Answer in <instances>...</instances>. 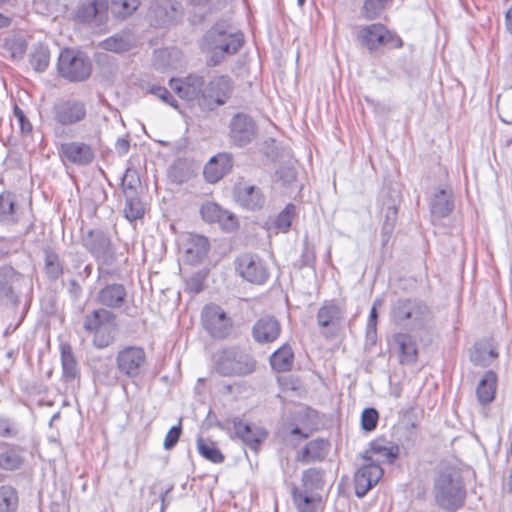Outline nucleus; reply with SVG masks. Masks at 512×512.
Segmentation results:
<instances>
[{"mask_svg":"<svg viewBox=\"0 0 512 512\" xmlns=\"http://www.w3.org/2000/svg\"><path fill=\"white\" fill-rule=\"evenodd\" d=\"M433 496L441 508L454 511L459 508L465 498V490L460 471L452 466L439 469L434 480Z\"/></svg>","mask_w":512,"mask_h":512,"instance_id":"f257e3e1","label":"nucleus"},{"mask_svg":"<svg viewBox=\"0 0 512 512\" xmlns=\"http://www.w3.org/2000/svg\"><path fill=\"white\" fill-rule=\"evenodd\" d=\"M243 41V34L240 31L223 24L215 25L205 36L206 45L211 51L210 62L214 66L219 64L225 55L236 53Z\"/></svg>","mask_w":512,"mask_h":512,"instance_id":"f03ea898","label":"nucleus"},{"mask_svg":"<svg viewBox=\"0 0 512 512\" xmlns=\"http://www.w3.org/2000/svg\"><path fill=\"white\" fill-rule=\"evenodd\" d=\"M392 321L403 329L415 330L431 319L429 307L419 299H398L391 307Z\"/></svg>","mask_w":512,"mask_h":512,"instance_id":"7ed1b4c3","label":"nucleus"},{"mask_svg":"<svg viewBox=\"0 0 512 512\" xmlns=\"http://www.w3.org/2000/svg\"><path fill=\"white\" fill-rule=\"evenodd\" d=\"M84 329L93 335V344L99 349L108 347L117 332L116 316L109 310L99 308L87 314Z\"/></svg>","mask_w":512,"mask_h":512,"instance_id":"20e7f679","label":"nucleus"},{"mask_svg":"<svg viewBox=\"0 0 512 512\" xmlns=\"http://www.w3.org/2000/svg\"><path fill=\"white\" fill-rule=\"evenodd\" d=\"M255 365L253 357L238 348L224 349L214 357V368L222 376H246Z\"/></svg>","mask_w":512,"mask_h":512,"instance_id":"39448f33","label":"nucleus"},{"mask_svg":"<svg viewBox=\"0 0 512 512\" xmlns=\"http://www.w3.org/2000/svg\"><path fill=\"white\" fill-rule=\"evenodd\" d=\"M58 71L69 81H84L91 75L92 64L84 53L64 49L59 55Z\"/></svg>","mask_w":512,"mask_h":512,"instance_id":"423d86ee","label":"nucleus"},{"mask_svg":"<svg viewBox=\"0 0 512 512\" xmlns=\"http://www.w3.org/2000/svg\"><path fill=\"white\" fill-rule=\"evenodd\" d=\"M234 90V82L227 75L213 77L206 85L201 97V107L208 110L224 105Z\"/></svg>","mask_w":512,"mask_h":512,"instance_id":"0eeeda50","label":"nucleus"},{"mask_svg":"<svg viewBox=\"0 0 512 512\" xmlns=\"http://www.w3.org/2000/svg\"><path fill=\"white\" fill-rule=\"evenodd\" d=\"M83 245L100 266H111L117 261L111 239L102 230H90L83 239Z\"/></svg>","mask_w":512,"mask_h":512,"instance_id":"6e6552de","label":"nucleus"},{"mask_svg":"<svg viewBox=\"0 0 512 512\" xmlns=\"http://www.w3.org/2000/svg\"><path fill=\"white\" fill-rule=\"evenodd\" d=\"M236 270L246 281L261 285L269 277V270L266 264L258 255L245 253L236 260Z\"/></svg>","mask_w":512,"mask_h":512,"instance_id":"1a4fd4ad","label":"nucleus"},{"mask_svg":"<svg viewBox=\"0 0 512 512\" xmlns=\"http://www.w3.org/2000/svg\"><path fill=\"white\" fill-rule=\"evenodd\" d=\"M360 39L370 51L384 45H390L391 48H401L403 45L401 38L390 33L382 24L363 27L360 30Z\"/></svg>","mask_w":512,"mask_h":512,"instance_id":"9d476101","label":"nucleus"},{"mask_svg":"<svg viewBox=\"0 0 512 512\" xmlns=\"http://www.w3.org/2000/svg\"><path fill=\"white\" fill-rule=\"evenodd\" d=\"M255 121L245 113H237L229 123L230 141L238 147L251 143L257 136Z\"/></svg>","mask_w":512,"mask_h":512,"instance_id":"9b49d317","label":"nucleus"},{"mask_svg":"<svg viewBox=\"0 0 512 512\" xmlns=\"http://www.w3.org/2000/svg\"><path fill=\"white\" fill-rule=\"evenodd\" d=\"M116 363L121 373L129 378H136L146 364V353L141 347L128 346L118 352Z\"/></svg>","mask_w":512,"mask_h":512,"instance_id":"f8f14e48","label":"nucleus"},{"mask_svg":"<svg viewBox=\"0 0 512 512\" xmlns=\"http://www.w3.org/2000/svg\"><path fill=\"white\" fill-rule=\"evenodd\" d=\"M204 328L215 338H225L231 331V321L224 310L215 305H206L202 311Z\"/></svg>","mask_w":512,"mask_h":512,"instance_id":"ddd939ff","label":"nucleus"},{"mask_svg":"<svg viewBox=\"0 0 512 512\" xmlns=\"http://www.w3.org/2000/svg\"><path fill=\"white\" fill-rule=\"evenodd\" d=\"M87 114L84 102L77 99H67L57 102L53 107L54 120L68 126L85 119Z\"/></svg>","mask_w":512,"mask_h":512,"instance_id":"4468645a","label":"nucleus"},{"mask_svg":"<svg viewBox=\"0 0 512 512\" xmlns=\"http://www.w3.org/2000/svg\"><path fill=\"white\" fill-rule=\"evenodd\" d=\"M108 17L106 0H80L75 9V18L82 23H93L97 26L105 23Z\"/></svg>","mask_w":512,"mask_h":512,"instance_id":"2eb2a0df","label":"nucleus"},{"mask_svg":"<svg viewBox=\"0 0 512 512\" xmlns=\"http://www.w3.org/2000/svg\"><path fill=\"white\" fill-rule=\"evenodd\" d=\"M382 476L383 469L378 463L365 461L355 473L354 486L356 496L359 498L364 497L379 482Z\"/></svg>","mask_w":512,"mask_h":512,"instance_id":"dca6fc26","label":"nucleus"},{"mask_svg":"<svg viewBox=\"0 0 512 512\" xmlns=\"http://www.w3.org/2000/svg\"><path fill=\"white\" fill-rule=\"evenodd\" d=\"M233 195L236 202L248 210L261 209L266 201L264 193L258 186L245 181L235 184Z\"/></svg>","mask_w":512,"mask_h":512,"instance_id":"f3484780","label":"nucleus"},{"mask_svg":"<svg viewBox=\"0 0 512 512\" xmlns=\"http://www.w3.org/2000/svg\"><path fill=\"white\" fill-rule=\"evenodd\" d=\"M59 153L63 160L78 166L89 165L94 159L92 147L84 142H64L59 147Z\"/></svg>","mask_w":512,"mask_h":512,"instance_id":"a211bd4d","label":"nucleus"},{"mask_svg":"<svg viewBox=\"0 0 512 512\" xmlns=\"http://www.w3.org/2000/svg\"><path fill=\"white\" fill-rule=\"evenodd\" d=\"M171 88L184 100H197L201 106L204 90V79L201 76L189 75L185 79H171Z\"/></svg>","mask_w":512,"mask_h":512,"instance_id":"6ab92c4d","label":"nucleus"},{"mask_svg":"<svg viewBox=\"0 0 512 512\" xmlns=\"http://www.w3.org/2000/svg\"><path fill=\"white\" fill-rule=\"evenodd\" d=\"M181 249L185 253L186 260L190 263L202 261L209 250V243L206 237L186 234L182 238Z\"/></svg>","mask_w":512,"mask_h":512,"instance_id":"aec40b11","label":"nucleus"},{"mask_svg":"<svg viewBox=\"0 0 512 512\" xmlns=\"http://www.w3.org/2000/svg\"><path fill=\"white\" fill-rule=\"evenodd\" d=\"M233 430L236 437L255 452L258 450L261 442L267 437L265 429L245 424L240 420L233 421Z\"/></svg>","mask_w":512,"mask_h":512,"instance_id":"412c9836","label":"nucleus"},{"mask_svg":"<svg viewBox=\"0 0 512 512\" xmlns=\"http://www.w3.org/2000/svg\"><path fill=\"white\" fill-rule=\"evenodd\" d=\"M345 315V306L337 301H326L317 312V323L321 328L333 329L340 325Z\"/></svg>","mask_w":512,"mask_h":512,"instance_id":"4be33fe9","label":"nucleus"},{"mask_svg":"<svg viewBox=\"0 0 512 512\" xmlns=\"http://www.w3.org/2000/svg\"><path fill=\"white\" fill-rule=\"evenodd\" d=\"M180 14V4L172 0H158L150 9V15L158 26L173 23Z\"/></svg>","mask_w":512,"mask_h":512,"instance_id":"5701e85b","label":"nucleus"},{"mask_svg":"<svg viewBox=\"0 0 512 512\" xmlns=\"http://www.w3.org/2000/svg\"><path fill=\"white\" fill-rule=\"evenodd\" d=\"M232 167V158L228 153H219L213 156L204 168V177L210 183H216Z\"/></svg>","mask_w":512,"mask_h":512,"instance_id":"b1692460","label":"nucleus"},{"mask_svg":"<svg viewBox=\"0 0 512 512\" xmlns=\"http://www.w3.org/2000/svg\"><path fill=\"white\" fill-rule=\"evenodd\" d=\"M281 327L271 316L260 318L253 326V337L259 343H270L280 335Z\"/></svg>","mask_w":512,"mask_h":512,"instance_id":"393cba45","label":"nucleus"},{"mask_svg":"<svg viewBox=\"0 0 512 512\" xmlns=\"http://www.w3.org/2000/svg\"><path fill=\"white\" fill-rule=\"evenodd\" d=\"M399 455V448L396 445H387L384 440H375L370 443V448L364 455V461L375 462L382 460L393 462Z\"/></svg>","mask_w":512,"mask_h":512,"instance_id":"a878e982","label":"nucleus"},{"mask_svg":"<svg viewBox=\"0 0 512 512\" xmlns=\"http://www.w3.org/2000/svg\"><path fill=\"white\" fill-rule=\"evenodd\" d=\"M291 495L298 512H317L322 500L317 492L301 490L298 486L292 487Z\"/></svg>","mask_w":512,"mask_h":512,"instance_id":"bb28decb","label":"nucleus"},{"mask_svg":"<svg viewBox=\"0 0 512 512\" xmlns=\"http://www.w3.org/2000/svg\"><path fill=\"white\" fill-rule=\"evenodd\" d=\"M21 275L17 273L12 267L0 268V297L6 299L8 302H16L17 296L15 289Z\"/></svg>","mask_w":512,"mask_h":512,"instance_id":"cd10ccee","label":"nucleus"},{"mask_svg":"<svg viewBox=\"0 0 512 512\" xmlns=\"http://www.w3.org/2000/svg\"><path fill=\"white\" fill-rule=\"evenodd\" d=\"M126 295V289L122 284L113 283L98 292L97 301L109 308H119L123 305Z\"/></svg>","mask_w":512,"mask_h":512,"instance_id":"c85d7f7f","label":"nucleus"},{"mask_svg":"<svg viewBox=\"0 0 512 512\" xmlns=\"http://www.w3.org/2000/svg\"><path fill=\"white\" fill-rule=\"evenodd\" d=\"M134 43L133 34L129 31H122L104 39L98 44V47L113 53H123L130 50Z\"/></svg>","mask_w":512,"mask_h":512,"instance_id":"c756f323","label":"nucleus"},{"mask_svg":"<svg viewBox=\"0 0 512 512\" xmlns=\"http://www.w3.org/2000/svg\"><path fill=\"white\" fill-rule=\"evenodd\" d=\"M393 345L400 352L401 363H414L417 359L416 342L407 333H397L393 337Z\"/></svg>","mask_w":512,"mask_h":512,"instance_id":"7c9ffc66","label":"nucleus"},{"mask_svg":"<svg viewBox=\"0 0 512 512\" xmlns=\"http://www.w3.org/2000/svg\"><path fill=\"white\" fill-rule=\"evenodd\" d=\"M497 387V375L495 372L489 370L486 371L483 377L480 379L477 388H476V396L478 402L481 405H486L491 403L495 398Z\"/></svg>","mask_w":512,"mask_h":512,"instance_id":"2f4dec72","label":"nucleus"},{"mask_svg":"<svg viewBox=\"0 0 512 512\" xmlns=\"http://www.w3.org/2000/svg\"><path fill=\"white\" fill-rule=\"evenodd\" d=\"M61 364L62 379L65 382H70L78 377L79 368L77 361L72 353L70 345L68 344L61 345Z\"/></svg>","mask_w":512,"mask_h":512,"instance_id":"473e14b6","label":"nucleus"},{"mask_svg":"<svg viewBox=\"0 0 512 512\" xmlns=\"http://www.w3.org/2000/svg\"><path fill=\"white\" fill-rule=\"evenodd\" d=\"M452 193L447 189H440L431 200V213L438 217H446L453 209Z\"/></svg>","mask_w":512,"mask_h":512,"instance_id":"72a5a7b5","label":"nucleus"},{"mask_svg":"<svg viewBox=\"0 0 512 512\" xmlns=\"http://www.w3.org/2000/svg\"><path fill=\"white\" fill-rule=\"evenodd\" d=\"M23 462V450L19 447L9 446L0 451V469L13 471L19 469Z\"/></svg>","mask_w":512,"mask_h":512,"instance_id":"f704fd0d","label":"nucleus"},{"mask_svg":"<svg viewBox=\"0 0 512 512\" xmlns=\"http://www.w3.org/2000/svg\"><path fill=\"white\" fill-rule=\"evenodd\" d=\"M497 356L498 353L490 345L477 343L471 351L470 360L475 365L486 367L491 365Z\"/></svg>","mask_w":512,"mask_h":512,"instance_id":"c9c22d12","label":"nucleus"},{"mask_svg":"<svg viewBox=\"0 0 512 512\" xmlns=\"http://www.w3.org/2000/svg\"><path fill=\"white\" fill-rule=\"evenodd\" d=\"M294 354L288 345H283L275 351L271 358L270 363L274 370L278 372H285L290 370L293 364Z\"/></svg>","mask_w":512,"mask_h":512,"instance_id":"e433bc0d","label":"nucleus"},{"mask_svg":"<svg viewBox=\"0 0 512 512\" xmlns=\"http://www.w3.org/2000/svg\"><path fill=\"white\" fill-rule=\"evenodd\" d=\"M197 450L202 457L215 464L222 463L225 459L216 444L209 439L199 437L197 439Z\"/></svg>","mask_w":512,"mask_h":512,"instance_id":"4c0bfd02","label":"nucleus"},{"mask_svg":"<svg viewBox=\"0 0 512 512\" xmlns=\"http://www.w3.org/2000/svg\"><path fill=\"white\" fill-rule=\"evenodd\" d=\"M18 502V493L13 486L0 487V512H17Z\"/></svg>","mask_w":512,"mask_h":512,"instance_id":"58836bf2","label":"nucleus"},{"mask_svg":"<svg viewBox=\"0 0 512 512\" xmlns=\"http://www.w3.org/2000/svg\"><path fill=\"white\" fill-rule=\"evenodd\" d=\"M301 490L317 492L323 487V472L317 468H310L302 473Z\"/></svg>","mask_w":512,"mask_h":512,"instance_id":"ea45409f","label":"nucleus"},{"mask_svg":"<svg viewBox=\"0 0 512 512\" xmlns=\"http://www.w3.org/2000/svg\"><path fill=\"white\" fill-rule=\"evenodd\" d=\"M0 222L5 224L16 222L15 200L10 192L0 194Z\"/></svg>","mask_w":512,"mask_h":512,"instance_id":"a19ab883","label":"nucleus"},{"mask_svg":"<svg viewBox=\"0 0 512 512\" xmlns=\"http://www.w3.org/2000/svg\"><path fill=\"white\" fill-rule=\"evenodd\" d=\"M44 264L45 272L51 280H56L62 275V265L58 255L53 250L48 248L44 250Z\"/></svg>","mask_w":512,"mask_h":512,"instance_id":"79ce46f5","label":"nucleus"},{"mask_svg":"<svg viewBox=\"0 0 512 512\" xmlns=\"http://www.w3.org/2000/svg\"><path fill=\"white\" fill-rule=\"evenodd\" d=\"M50 52L46 46L38 45L34 48L31 57L30 64L37 72H43L49 65Z\"/></svg>","mask_w":512,"mask_h":512,"instance_id":"37998d69","label":"nucleus"},{"mask_svg":"<svg viewBox=\"0 0 512 512\" xmlns=\"http://www.w3.org/2000/svg\"><path fill=\"white\" fill-rule=\"evenodd\" d=\"M296 207L293 204H288L278 214L274 221L275 227L281 232H287L291 226L292 220L295 216Z\"/></svg>","mask_w":512,"mask_h":512,"instance_id":"c03bdc74","label":"nucleus"},{"mask_svg":"<svg viewBox=\"0 0 512 512\" xmlns=\"http://www.w3.org/2000/svg\"><path fill=\"white\" fill-rule=\"evenodd\" d=\"M124 213L129 221L137 220L143 216L144 207L140 200L135 197V195L126 196Z\"/></svg>","mask_w":512,"mask_h":512,"instance_id":"a18cd8bd","label":"nucleus"},{"mask_svg":"<svg viewBox=\"0 0 512 512\" xmlns=\"http://www.w3.org/2000/svg\"><path fill=\"white\" fill-rule=\"evenodd\" d=\"M140 185V178L135 169L127 168L122 178V188L127 195H135L136 189Z\"/></svg>","mask_w":512,"mask_h":512,"instance_id":"49530a36","label":"nucleus"},{"mask_svg":"<svg viewBox=\"0 0 512 512\" xmlns=\"http://www.w3.org/2000/svg\"><path fill=\"white\" fill-rule=\"evenodd\" d=\"M140 5V0H112V9L120 17L130 16Z\"/></svg>","mask_w":512,"mask_h":512,"instance_id":"de8ad7c7","label":"nucleus"},{"mask_svg":"<svg viewBox=\"0 0 512 512\" xmlns=\"http://www.w3.org/2000/svg\"><path fill=\"white\" fill-rule=\"evenodd\" d=\"M391 0H366L363 6L364 16L368 19L376 18Z\"/></svg>","mask_w":512,"mask_h":512,"instance_id":"09e8293b","label":"nucleus"},{"mask_svg":"<svg viewBox=\"0 0 512 512\" xmlns=\"http://www.w3.org/2000/svg\"><path fill=\"white\" fill-rule=\"evenodd\" d=\"M327 446V442L322 439L310 441L304 448V455L313 459L321 458L326 454Z\"/></svg>","mask_w":512,"mask_h":512,"instance_id":"8fccbe9b","label":"nucleus"},{"mask_svg":"<svg viewBox=\"0 0 512 512\" xmlns=\"http://www.w3.org/2000/svg\"><path fill=\"white\" fill-rule=\"evenodd\" d=\"M206 272L198 271L186 279L185 290L191 293H199L203 290Z\"/></svg>","mask_w":512,"mask_h":512,"instance_id":"3c124183","label":"nucleus"},{"mask_svg":"<svg viewBox=\"0 0 512 512\" xmlns=\"http://www.w3.org/2000/svg\"><path fill=\"white\" fill-rule=\"evenodd\" d=\"M221 207L213 202H207L201 206L200 213L206 222L214 223L219 220Z\"/></svg>","mask_w":512,"mask_h":512,"instance_id":"603ef678","label":"nucleus"},{"mask_svg":"<svg viewBox=\"0 0 512 512\" xmlns=\"http://www.w3.org/2000/svg\"><path fill=\"white\" fill-rule=\"evenodd\" d=\"M379 414L374 408H366L361 415V425L366 431H373L378 423Z\"/></svg>","mask_w":512,"mask_h":512,"instance_id":"864d4df0","label":"nucleus"},{"mask_svg":"<svg viewBox=\"0 0 512 512\" xmlns=\"http://www.w3.org/2000/svg\"><path fill=\"white\" fill-rule=\"evenodd\" d=\"M378 305H381V301L375 300L371 307L370 314H369L368 321H367L366 335H367V338L370 339L371 341H374L376 338V326H377V318H378L377 306Z\"/></svg>","mask_w":512,"mask_h":512,"instance_id":"5fc2aeb1","label":"nucleus"},{"mask_svg":"<svg viewBox=\"0 0 512 512\" xmlns=\"http://www.w3.org/2000/svg\"><path fill=\"white\" fill-rule=\"evenodd\" d=\"M217 223L226 231H233L238 226V221L234 214L225 210H222Z\"/></svg>","mask_w":512,"mask_h":512,"instance_id":"6e6d98bb","label":"nucleus"},{"mask_svg":"<svg viewBox=\"0 0 512 512\" xmlns=\"http://www.w3.org/2000/svg\"><path fill=\"white\" fill-rule=\"evenodd\" d=\"M150 93L161 99L164 103L169 104L175 108L177 107L176 101L173 99L172 95L166 88L161 86H153L150 89Z\"/></svg>","mask_w":512,"mask_h":512,"instance_id":"4d7b16f0","label":"nucleus"},{"mask_svg":"<svg viewBox=\"0 0 512 512\" xmlns=\"http://www.w3.org/2000/svg\"><path fill=\"white\" fill-rule=\"evenodd\" d=\"M181 435V426H173L166 434L164 439V448L166 450L172 449L178 442Z\"/></svg>","mask_w":512,"mask_h":512,"instance_id":"13d9d810","label":"nucleus"},{"mask_svg":"<svg viewBox=\"0 0 512 512\" xmlns=\"http://www.w3.org/2000/svg\"><path fill=\"white\" fill-rule=\"evenodd\" d=\"M279 178L284 184H291L296 179V172L293 168L284 167L277 171Z\"/></svg>","mask_w":512,"mask_h":512,"instance_id":"bf43d9fd","label":"nucleus"},{"mask_svg":"<svg viewBox=\"0 0 512 512\" xmlns=\"http://www.w3.org/2000/svg\"><path fill=\"white\" fill-rule=\"evenodd\" d=\"M13 51L12 55L13 57H19L21 58L25 51H26V43L25 40L22 38H19L13 42Z\"/></svg>","mask_w":512,"mask_h":512,"instance_id":"052dcab7","label":"nucleus"},{"mask_svg":"<svg viewBox=\"0 0 512 512\" xmlns=\"http://www.w3.org/2000/svg\"><path fill=\"white\" fill-rule=\"evenodd\" d=\"M394 227L395 225H393L392 222L384 221L381 231V239L383 245H385L389 241V238L394 230Z\"/></svg>","mask_w":512,"mask_h":512,"instance_id":"680f3d73","label":"nucleus"},{"mask_svg":"<svg viewBox=\"0 0 512 512\" xmlns=\"http://www.w3.org/2000/svg\"><path fill=\"white\" fill-rule=\"evenodd\" d=\"M115 147H116V150L117 152L120 154V155H124L128 152L129 148H130V143L127 139L125 138H119L117 141H116V144H115Z\"/></svg>","mask_w":512,"mask_h":512,"instance_id":"e2e57ef3","label":"nucleus"},{"mask_svg":"<svg viewBox=\"0 0 512 512\" xmlns=\"http://www.w3.org/2000/svg\"><path fill=\"white\" fill-rule=\"evenodd\" d=\"M18 125H19V128H20V131L22 134H28L31 132L32 130V125L31 123L28 121V119L25 117L19 119L17 121Z\"/></svg>","mask_w":512,"mask_h":512,"instance_id":"0e129e2a","label":"nucleus"},{"mask_svg":"<svg viewBox=\"0 0 512 512\" xmlns=\"http://www.w3.org/2000/svg\"><path fill=\"white\" fill-rule=\"evenodd\" d=\"M396 218H397V209H396V207L395 206L388 207L384 221L392 222V224L395 225Z\"/></svg>","mask_w":512,"mask_h":512,"instance_id":"69168bd1","label":"nucleus"},{"mask_svg":"<svg viewBox=\"0 0 512 512\" xmlns=\"http://www.w3.org/2000/svg\"><path fill=\"white\" fill-rule=\"evenodd\" d=\"M12 434L13 430L10 428L9 424L6 421H0V436L6 437Z\"/></svg>","mask_w":512,"mask_h":512,"instance_id":"338daca9","label":"nucleus"},{"mask_svg":"<svg viewBox=\"0 0 512 512\" xmlns=\"http://www.w3.org/2000/svg\"><path fill=\"white\" fill-rule=\"evenodd\" d=\"M505 22L507 30L512 34V7L506 12Z\"/></svg>","mask_w":512,"mask_h":512,"instance_id":"774afa93","label":"nucleus"}]
</instances>
